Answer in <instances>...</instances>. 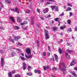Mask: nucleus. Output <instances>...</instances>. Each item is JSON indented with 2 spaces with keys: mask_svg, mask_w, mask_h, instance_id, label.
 I'll use <instances>...</instances> for the list:
<instances>
[{
  "mask_svg": "<svg viewBox=\"0 0 77 77\" xmlns=\"http://www.w3.org/2000/svg\"><path fill=\"white\" fill-rule=\"evenodd\" d=\"M18 45H19L20 46H22V45H23V44H21V43L19 42L18 43Z\"/></svg>",
  "mask_w": 77,
  "mask_h": 77,
  "instance_id": "nucleus-45",
  "label": "nucleus"
},
{
  "mask_svg": "<svg viewBox=\"0 0 77 77\" xmlns=\"http://www.w3.org/2000/svg\"><path fill=\"white\" fill-rule=\"evenodd\" d=\"M67 31H68V32H72V29H67Z\"/></svg>",
  "mask_w": 77,
  "mask_h": 77,
  "instance_id": "nucleus-31",
  "label": "nucleus"
},
{
  "mask_svg": "<svg viewBox=\"0 0 77 77\" xmlns=\"http://www.w3.org/2000/svg\"><path fill=\"white\" fill-rule=\"evenodd\" d=\"M31 66H28L27 69L28 71H29L30 70V69H31Z\"/></svg>",
  "mask_w": 77,
  "mask_h": 77,
  "instance_id": "nucleus-22",
  "label": "nucleus"
},
{
  "mask_svg": "<svg viewBox=\"0 0 77 77\" xmlns=\"http://www.w3.org/2000/svg\"><path fill=\"white\" fill-rule=\"evenodd\" d=\"M72 74L75 77H77V75L74 72H71Z\"/></svg>",
  "mask_w": 77,
  "mask_h": 77,
  "instance_id": "nucleus-16",
  "label": "nucleus"
},
{
  "mask_svg": "<svg viewBox=\"0 0 77 77\" xmlns=\"http://www.w3.org/2000/svg\"><path fill=\"white\" fill-rule=\"evenodd\" d=\"M37 46H39V41L37 40Z\"/></svg>",
  "mask_w": 77,
  "mask_h": 77,
  "instance_id": "nucleus-38",
  "label": "nucleus"
},
{
  "mask_svg": "<svg viewBox=\"0 0 77 77\" xmlns=\"http://www.w3.org/2000/svg\"><path fill=\"white\" fill-rule=\"evenodd\" d=\"M61 16H63L64 15V13L63 12L62 14H60Z\"/></svg>",
  "mask_w": 77,
  "mask_h": 77,
  "instance_id": "nucleus-56",
  "label": "nucleus"
},
{
  "mask_svg": "<svg viewBox=\"0 0 77 77\" xmlns=\"http://www.w3.org/2000/svg\"><path fill=\"white\" fill-rule=\"evenodd\" d=\"M20 75L17 74L15 75V77H20Z\"/></svg>",
  "mask_w": 77,
  "mask_h": 77,
  "instance_id": "nucleus-39",
  "label": "nucleus"
},
{
  "mask_svg": "<svg viewBox=\"0 0 77 77\" xmlns=\"http://www.w3.org/2000/svg\"><path fill=\"white\" fill-rule=\"evenodd\" d=\"M68 11H71V8L69 7L68 8Z\"/></svg>",
  "mask_w": 77,
  "mask_h": 77,
  "instance_id": "nucleus-59",
  "label": "nucleus"
},
{
  "mask_svg": "<svg viewBox=\"0 0 77 77\" xmlns=\"http://www.w3.org/2000/svg\"><path fill=\"white\" fill-rule=\"evenodd\" d=\"M43 56H46V53H45V52H44L43 53Z\"/></svg>",
  "mask_w": 77,
  "mask_h": 77,
  "instance_id": "nucleus-37",
  "label": "nucleus"
},
{
  "mask_svg": "<svg viewBox=\"0 0 77 77\" xmlns=\"http://www.w3.org/2000/svg\"><path fill=\"white\" fill-rule=\"evenodd\" d=\"M49 2H54V0H48Z\"/></svg>",
  "mask_w": 77,
  "mask_h": 77,
  "instance_id": "nucleus-63",
  "label": "nucleus"
},
{
  "mask_svg": "<svg viewBox=\"0 0 77 77\" xmlns=\"http://www.w3.org/2000/svg\"><path fill=\"white\" fill-rule=\"evenodd\" d=\"M58 20L59 19H58V18H55L54 19V20H55V21H58Z\"/></svg>",
  "mask_w": 77,
  "mask_h": 77,
  "instance_id": "nucleus-46",
  "label": "nucleus"
},
{
  "mask_svg": "<svg viewBox=\"0 0 77 77\" xmlns=\"http://www.w3.org/2000/svg\"><path fill=\"white\" fill-rule=\"evenodd\" d=\"M4 52H5V51L3 50H0V53H1V54L3 53H4Z\"/></svg>",
  "mask_w": 77,
  "mask_h": 77,
  "instance_id": "nucleus-35",
  "label": "nucleus"
},
{
  "mask_svg": "<svg viewBox=\"0 0 77 77\" xmlns=\"http://www.w3.org/2000/svg\"><path fill=\"white\" fill-rule=\"evenodd\" d=\"M59 67L61 71H66V66H65V64L63 63L60 64Z\"/></svg>",
  "mask_w": 77,
  "mask_h": 77,
  "instance_id": "nucleus-2",
  "label": "nucleus"
},
{
  "mask_svg": "<svg viewBox=\"0 0 77 77\" xmlns=\"http://www.w3.org/2000/svg\"><path fill=\"white\" fill-rule=\"evenodd\" d=\"M51 8L52 9V11H53L54 10L55 8H56V5H53L51 6Z\"/></svg>",
  "mask_w": 77,
  "mask_h": 77,
  "instance_id": "nucleus-11",
  "label": "nucleus"
},
{
  "mask_svg": "<svg viewBox=\"0 0 77 77\" xmlns=\"http://www.w3.org/2000/svg\"><path fill=\"white\" fill-rule=\"evenodd\" d=\"M23 65L24 66H26V63L25 62H24L23 63Z\"/></svg>",
  "mask_w": 77,
  "mask_h": 77,
  "instance_id": "nucleus-57",
  "label": "nucleus"
},
{
  "mask_svg": "<svg viewBox=\"0 0 77 77\" xmlns=\"http://www.w3.org/2000/svg\"><path fill=\"white\" fill-rule=\"evenodd\" d=\"M45 38L46 39H48L50 38L49 37V34H48V31H45Z\"/></svg>",
  "mask_w": 77,
  "mask_h": 77,
  "instance_id": "nucleus-3",
  "label": "nucleus"
},
{
  "mask_svg": "<svg viewBox=\"0 0 77 77\" xmlns=\"http://www.w3.org/2000/svg\"><path fill=\"white\" fill-rule=\"evenodd\" d=\"M20 58L22 60H25V58H24V57H20Z\"/></svg>",
  "mask_w": 77,
  "mask_h": 77,
  "instance_id": "nucleus-34",
  "label": "nucleus"
},
{
  "mask_svg": "<svg viewBox=\"0 0 77 77\" xmlns=\"http://www.w3.org/2000/svg\"><path fill=\"white\" fill-rule=\"evenodd\" d=\"M0 29L4 30H5V28L3 27H0Z\"/></svg>",
  "mask_w": 77,
  "mask_h": 77,
  "instance_id": "nucleus-42",
  "label": "nucleus"
},
{
  "mask_svg": "<svg viewBox=\"0 0 77 77\" xmlns=\"http://www.w3.org/2000/svg\"><path fill=\"white\" fill-rule=\"evenodd\" d=\"M31 23L32 25H33L34 24V20L33 19L31 18Z\"/></svg>",
  "mask_w": 77,
  "mask_h": 77,
  "instance_id": "nucleus-12",
  "label": "nucleus"
},
{
  "mask_svg": "<svg viewBox=\"0 0 77 77\" xmlns=\"http://www.w3.org/2000/svg\"><path fill=\"white\" fill-rule=\"evenodd\" d=\"M76 63L75 62V60H73L71 63H70V66H73V65L75 64Z\"/></svg>",
  "mask_w": 77,
  "mask_h": 77,
  "instance_id": "nucleus-4",
  "label": "nucleus"
},
{
  "mask_svg": "<svg viewBox=\"0 0 77 77\" xmlns=\"http://www.w3.org/2000/svg\"><path fill=\"white\" fill-rule=\"evenodd\" d=\"M1 62L2 63H4L5 62V60L2 57L1 58Z\"/></svg>",
  "mask_w": 77,
  "mask_h": 77,
  "instance_id": "nucleus-21",
  "label": "nucleus"
},
{
  "mask_svg": "<svg viewBox=\"0 0 77 77\" xmlns=\"http://www.w3.org/2000/svg\"><path fill=\"white\" fill-rule=\"evenodd\" d=\"M67 23H68L69 24H71V20H68L67 21Z\"/></svg>",
  "mask_w": 77,
  "mask_h": 77,
  "instance_id": "nucleus-36",
  "label": "nucleus"
},
{
  "mask_svg": "<svg viewBox=\"0 0 77 77\" xmlns=\"http://www.w3.org/2000/svg\"><path fill=\"white\" fill-rule=\"evenodd\" d=\"M25 13L26 14H30V11L29 10H27L25 11Z\"/></svg>",
  "mask_w": 77,
  "mask_h": 77,
  "instance_id": "nucleus-19",
  "label": "nucleus"
},
{
  "mask_svg": "<svg viewBox=\"0 0 77 77\" xmlns=\"http://www.w3.org/2000/svg\"><path fill=\"white\" fill-rule=\"evenodd\" d=\"M46 5H50L51 4V2H47L46 3Z\"/></svg>",
  "mask_w": 77,
  "mask_h": 77,
  "instance_id": "nucleus-40",
  "label": "nucleus"
},
{
  "mask_svg": "<svg viewBox=\"0 0 77 77\" xmlns=\"http://www.w3.org/2000/svg\"><path fill=\"white\" fill-rule=\"evenodd\" d=\"M46 29H48H48H50V27H49L48 26H46Z\"/></svg>",
  "mask_w": 77,
  "mask_h": 77,
  "instance_id": "nucleus-54",
  "label": "nucleus"
},
{
  "mask_svg": "<svg viewBox=\"0 0 77 77\" xmlns=\"http://www.w3.org/2000/svg\"><path fill=\"white\" fill-rule=\"evenodd\" d=\"M54 57L55 59V60H56V61L57 62V59H58V56L56 54H54Z\"/></svg>",
  "mask_w": 77,
  "mask_h": 77,
  "instance_id": "nucleus-10",
  "label": "nucleus"
},
{
  "mask_svg": "<svg viewBox=\"0 0 77 77\" xmlns=\"http://www.w3.org/2000/svg\"><path fill=\"white\" fill-rule=\"evenodd\" d=\"M48 56H50V53L49 52H48Z\"/></svg>",
  "mask_w": 77,
  "mask_h": 77,
  "instance_id": "nucleus-58",
  "label": "nucleus"
},
{
  "mask_svg": "<svg viewBox=\"0 0 77 77\" xmlns=\"http://www.w3.org/2000/svg\"><path fill=\"white\" fill-rule=\"evenodd\" d=\"M64 28V27L62 26H61L60 28V29H61V30H63V29Z\"/></svg>",
  "mask_w": 77,
  "mask_h": 77,
  "instance_id": "nucleus-52",
  "label": "nucleus"
},
{
  "mask_svg": "<svg viewBox=\"0 0 77 77\" xmlns=\"http://www.w3.org/2000/svg\"><path fill=\"white\" fill-rule=\"evenodd\" d=\"M9 57H13L11 54H10L9 55Z\"/></svg>",
  "mask_w": 77,
  "mask_h": 77,
  "instance_id": "nucleus-47",
  "label": "nucleus"
},
{
  "mask_svg": "<svg viewBox=\"0 0 77 77\" xmlns=\"http://www.w3.org/2000/svg\"><path fill=\"white\" fill-rule=\"evenodd\" d=\"M6 3H8V4H11V1H9L8 0H5Z\"/></svg>",
  "mask_w": 77,
  "mask_h": 77,
  "instance_id": "nucleus-26",
  "label": "nucleus"
},
{
  "mask_svg": "<svg viewBox=\"0 0 77 77\" xmlns=\"http://www.w3.org/2000/svg\"><path fill=\"white\" fill-rule=\"evenodd\" d=\"M25 24H24V22L23 23H21V26H23V25H24Z\"/></svg>",
  "mask_w": 77,
  "mask_h": 77,
  "instance_id": "nucleus-62",
  "label": "nucleus"
},
{
  "mask_svg": "<svg viewBox=\"0 0 77 77\" xmlns=\"http://www.w3.org/2000/svg\"><path fill=\"white\" fill-rule=\"evenodd\" d=\"M11 72L12 73V74H15V70H13Z\"/></svg>",
  "mask_w": 77,
  "mask_h": 77,
  "instance_id": "nucleus-43",
  "label": "nucleus"
},
{
  "mask_svg": "<svg viewBox=\"0 0 77 77\" xmlns=\"http://www.w3.org/2000/svg\"><path fill=\"white\" fill-rule=\"evenodd\" d=\"M16 11L17 14H19V11L20 10L18 9V8H15V11Z\"/></svg>",
  "mask_w": 77,
  "mask_h": 77,
  "instance_id": "nucleus-13",
  "label": "nucleus"
},
{
  "mask_svg": "<svg viewBox=\"0 0 77 77\" xmlns=\"http://www.w3.org/2000/svg\"><path fill=\"white\" fill-rule=\"evenodd\" d=\"M8 39L9 41H11L12 43H14V40L11 38H9Z\"/></svg>",
  "mask_w": 77,
  "mask_h": 77,
  "instance_id": "nucleus-15",
  "label": "nucleus"
},
{
  "mask_svg": "<svg viewBox=\"0 0 77 77\" xmlns=\"http://www.w3.org/2000/svg\"><path fill=\"white\" fill-rule=\"evenodd\" d=\"M40 18H41V19H42V20H44V18L43 17H40Z\"/></svg>",
  "mask_w": 77,
  "mask_h": 77,
  "instance_id": "nucleus-60",
  "label": "nucleus"
},
{
  "mask_svg": "<svg viewBox=\"0 0 77 77\" xmlns=\"http://www.w3.org/2000/svg\"><path fill=\"white\" fill-rule=\"evenodd\" d=\"M11 54V55H12V56L13 57H14V56H15V55L16 54L14 52H12Z\"/></svg>",
  "mask_w": 77,
  "mask_h": 77,
  "instance_id": "nucleus-28",
  "label": "nucleus"
},
{
  "mask_svg": "<svg viewBox=\"0 0 77 77\" xmlns=\"http://www.w3.org/2000/svg\"><path fill=\"white\" fill-rule=\"evenodd\" d=\"M72 13L71 12H70L69 17H72Z\"/></svg>",
  "mask_w": 77,
  "mask_h": 77,
  "instance_id": "nucleus-48",
  "label": "nucleus"
},
{
  "mask_svg": "<svg viewBox=\"0 0 77 77\" xmlns=\"http://www.w3.org/2000/svg\"><path fill=\"white\" fill-rule=\"evenodd\" d=\"M74 69L75 70V71H77V67H75L74 68Z\"/></svg>",
  "mask_w": 77,
  "mask_h": 77,
  "instance_id": "nucleus-61",
  "label": "nucleus"
},
{
  "mask_svg": "<svg viewBox=\"0 0 77 77\" xmlns=\"http://www.w3.org/2000/svg\"><path fill=\"white\" fill-rule=\"evenodd\" d=\"M8 75L9 77H12V73L11 72H9Z\"/></svg>",
  "mask_w": 77,
  "mask_h": 77,
  "instance_id": "nucleus-24",
  "label": "nucleus"
},
{
  "mask_svg": "<svg viewBox=\"0 0 77 77\" xmlns=\"http://www.w3.org/2000/svg\"><path fill=\"white\" fill-rule=\"evenodd\" d=\"M32 74H33L32 73H27L26 74V75H29V76H31L32 75Z\"/></svg>",
  "mask_w": 77,
  "mask_h": 77,
  "instance_id": "nucleus-18",
  "label": "nucleus"
},
{
  "mask_svg": "<svg viewBox=\"0 0 77 77\" xmlns=\"http://www.w3.org/2000/svg\"><path fill=\"white\" fill-rule=\"evenodd\" d=\"M52 30L53 31H55L57 30V28L53 27L52 28Z\"/></svg>",
  "mask_w": 77,
  "mask_h": 77,
  "instance_id": "nucleus-25",
  "label": "nucleus"
},
{
  "mask_svg": "<svg viewBox=\"0 0 77 77\" xmlns=\"http://www.w3.org/2000/svg\"><path fill=\"white\" fill-rule=\"evenodd\" d=\"M58 52L60 53V54H62V51L61 50V49L60 48H59V50H58Z\"/></svg>",
  "mask_w": 77,
  "mask_h": 77,
  "instance_id": "nucleus-20",
  "label": "nucleus"
},
{
  "mask_svg": "<svg viewBox=\"0 0 77 77\" xmlns=\"http://www.w3.org/2000/svg\"><path fill=\"white\" fill-rule=\"evenodd\" d=\"M44 14H46L47 12H48V9L47 8H46L45 10H43Z\"/></svg>",
  "mask_w": 77,
  "mask_h": 77,
  "instance_id": "nucleus-8",
  "label": "nucleus"
},
{
  "mask_svg": "<svg viewBox=\"0 0 77 77\" xmlns=\"http://www.w3.org/2000/svg\"><path fill=\"white\" fill-rule=\"evenodd\" d=\"M26 53L28 54H29L28 56L26 55V54H25V57H26L27 59H30V58H32V55L31 54V51L30 49L29 48H27L26 50Z\"/></svg>",
  "mask_w": 77,
  "mask_h": 77,
  "instance_id": "nucleus-1",
  "label": "nucleus"
},
{
  "mask_svg": "<svg viewBox=\"0 0 77 77\" xmlns=\"http://www.w3.org/2000/svg\"><path fill=\"white\" fill-rule=\"evenodd\" d=\"M22 29H23V30H27V27H28V26H27L26 27H22Z\"/></svg>",
  "mask_w": 77,
  "mask_h": 77,
  "instance_id": "nucleus-23",
  "label": "nucleus"
},
{
  "mask_svg": "<svg viewBox=\"0 0 77 77\" xmlns=\"http://www.w3.org/2000/svg\"><path fill=\"white\" fill-rule=\"evenodd\" d=\"M52 69L53 70H54V71H57V69L56 67H53Z\"/></svg>",
  "mask_w": 77,
  "mask_h": 77,
  "instance_id": "nucleus-32",
  "label": "nucleus"
},
{
  "mask_svg": "<svg viewBox=\"0 0 77 77\" xmlns=\"http://www.w3.org/2000/svg\"><path fill=\"white\" fill-rule=\"evenodd\" d=\"M21 21H22V20L21 19V18H20V17H19L17 19V21L19 23L21 22Z\"/></svg>",
  "mask_w": 77,
  "mask_h": 77,
  "instance_id": "nucleus-17",
  "label": "nucleus"
},
{
  "mask_svg": "<svg viewBox=\"0 0 77 77\" xmlns=\"http://www.w3.org/2000/svg\"><path fill=\"white\" fill-rule=\"evenodd\" d=\"M23 70H25L26 69V67L25 66H23Z\"/></svg>",
  "mask_w": 77,
  "mask_h": 77,
  "instance_id": "nucleus-50",
  "label": "nucleus"
},
{
  "mask_svg": "<svg viewBox=\"0 0 77 77\" xmlns=\"http://www.w3.org/2000/svg\"><path fill=\"white\" fill-rule=\"evenodd\" d=\"M8 39L9 41H11L12 43H14V40L11 38H9Z\"/></svg>",
  "mask_w": 77,
  "mask_h": 77,
  "instance_id": "nucleus-14",
  "label": "nucleus"
},
{
  "mask_svg": "<svg viewBox=\"0 0 77 77\" xmlns=\"http://www.w3.org/2000/svg\"><path fill=\"white\" fill-rule=\"evenodd\" d=\"M13 50H17V51H20V49L19 48H13Z\"/></svg>",
  "mask_w": 77,
  "mask_h": 77,
  "instance_id": "nucleus-27",
  "label": "nucleus"
},
{
  "mask_svg": "<svg viewBox=\"0 0 77 77\" xmlns=\"http://www.w3.org/2000/svg\"><path fill=\"white\" fill-rule=\"evenodd\" d=\"M65 54L66 59H70V57L69 56V55H68L67 53H66Z\"/></svg>",
  "mask_w": 77,
  "mask_h": 77,
  "instance_id": "nucleus-7",
  "label": "nucleus"
},
{
  "mask_svg": "<svg viewBox=\"0 0 77 77\" xmlns=\"http://www.w3.org/2000/svg\"><path fill=\"white\" fill-rule=\"evenodd\" d=\"M14 29L15 30H18L20 29V27L18 26H14Z\"/></svg>",
  "mask_w": 77,
  "mask_h": 77,
  "instance_id": "nucleus-9",
  "label": "nucleus"
},
{
  "mask_svg": "<svg viewBox=\"0 0 77 77\" xmlns=\"http://www.w3.org/2000/svg\"><path fill=\"white\" fill-rule=\"evenodd\" d=\"M43 69H44V70H45V71L46 70V69H47V68H46V67H45V66H44Z\"/></svg>",
  "mask_w": 77,
  "mask_h": 77,
  "instance_id": "nucleus-51",
  "label": "nucleus"
},
{
  "mask_svg": "<svg viewBox=\"0 0 77 77\" xmlns=\"http://www.w3.org/2000/svg\"><path fill=\"white\" fill-rule=\"evenodd\" d=\"M67 51L68 53H71L73 52V51H72V50H68Z\"/></svg>",
  "mask_w": 77,
  "mask_h": 77,
  "instance_id": "nucleus-29",
  "label": "nucleus"
},
{
  "mask_svg": "<svg viewBox=\"0 0 77 77\" xmlns=\"http://www.w3.org/2000/svg\"><path fill=\"white\" fill-rule=\"evenodd\" d=\"M34 72L35 73H38V70H36V69H35L34 70Z\"/></svg>",
  "mask_w": 77,
  "mask_h": 77,
  "instance_id": "nucleus-55",
  "label": "nucleus"
},
{
  "mask_svg": "<svg viewBox=\"0 0 77 77\" xmlns=\"http://www.w3.org/2000/svg\"><path fill=\"white\" fill-rule=\"evenodd\" d=\"M10 10H11V11L13 12H15V11L14 8L11 9Z\"/></svg>",
  "mask_w": 77,
  "mask_h": 77,
  "instance_id": "nucleus-41",
  "label": "nucleus"
},
{
  "mask_svg": "<svg viewBox=\"0 0 77 77\" xmlns=\"http://www.w3.org/2000/svg\"><path fill=\"white\" fill-rule=\"evenodd\" d=\"M37 73H38V74H39L40 73H41V71H40V70H38L37 71Z\"/></svg>",
  "mask_w": 77,
  "mask_h": 77,
  "instance_id": "nucleus-49",
  "label": "nucleus"
},
{
  "mask_svg": "<svg viewBox=\"0 0 77 77\" xmlns=\"http://www.w3.org/2000/svg\"><path fill=\"white\" fill-rule=\"evenodd\" d=\"M67 5H68L69 6H70V7H72V5H71L70 3H67Z\"/></svg>",
  "mask_w": 77,
  "mask_h": 77,
  "instance_id": "nucleus-30",
  "label": "nucleus"
},
{
  "mask_svg": "<svg viewBox=\"0 0 77 77\" xmlns=\"http://www.w3.org/2000/svg\"><path fill=\"white\" fill-rule=\"evenodd\" d=\"M21 38V37H20V36H17V37H15V36H14V40L15 41H18V39H20V38Z\"/></svg>",
  "mask_w": 77,
  "mask_h": 77,
  "instance_id": "nucleus-5",
  "label": "nucleus"
},
{
  "mask_svg": "<svg viewBox=\"0 0 77 77\" xmlns=\"http://www.w3.org/2000/svg\"><path fill=\"white\" fill-rule=\"evenodd\" d=\"M23 23H24V24H27V23H28L26 21H24Z\"/></svg>",
  "mask_w": 77,
  "mask_h": 77,
  "instance_id": "nucleus-53",
  "label": "nucleus"
},
{
  "mask_svg": "<svg viewBox=\"0 0 77 77\" xmlns=\"http://www.w3.org/2000/svg\"><path fill=\"white\" fill-rule=\"evenodd\" d=\"M55 11L57 12V11H59V9H58V8H56L55 9Z\"/></svg>",
  "mask_w": 77,
  "mask_h": 77,
  "instance_id": "nucleus-44",
  "label": "nucleus"
},
{
  "mask_svg": "<svg viewBox=\"0 0 77 77\" xmlns=\"http://www.w3.org/2000/svg\"><path fill=\"white\" fill-rule=\"evenodd\" d=\"M37 27H40V23H38L37 24Z\"/></svg>",
  "mask_w": 77,
  "mask_h": 77,
  "instance_id": "nucleus-33",
  "label": "nucleus"
},
{
  "mask_svg": "<svg viewBox=\"0 0 77 77\" xmlns=\"http://www.w3.org/2000/svg\"><path fill=\"white\" fill-rule=\"evenodd\" d=\"M9 18L11 21H12V22H13V23H15V18H14L13 17L10 16L9 17Z\"/></svg>",
  "mask_w": 77,
  "mask_h": 77,
  "instance_id": "nucleus-6",
  "label": "nucleus"
},
{
  "mask_svg": "<svg viewBox=\"0 0 77 77\" xmlns=\"http://www.w3.org/2000/svg\"><path fill=\"white\" fill-rule=\"evenodd\" d=\"M75 31H77V27H76V28H75Z\"/></svg>",
  "mask_w": 77,
  "mask_h": 77,
  "instance_id": "nucleus-64",
  "label": "nucleus"
}]
</instances>
